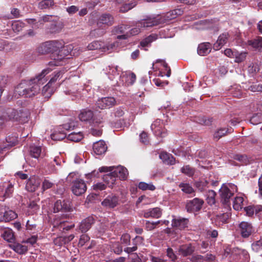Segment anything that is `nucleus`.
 Here are the masks:
<instances>
[{
  "label": "nucleus",
  "instance_id": "1",
  "mask_svg": "<svg viewBox=\"0 0 262 262\" xmlns=\"http://www.w3.org/2000/svg\"><path fill=\"white\" fill-rule=\"evenodd\" d=\"M50 71L49 69H44L35 78L30 80L28 86L25 83L17 85L15 89L13 97L15 98H18L20 96L31 97L38 94L40 90V85L47 81L46 75Z\"/></svg>",
  "mask_w": 262,
  "mask_h": 262
},
{
  "label": "nucleus",
  "instance_id": "2",
  "mask_svg": "<svg viewBox=\"0 0 262 262\" xmlns=\"http://www.w3.org/2000/svg\"><path fill=\"white\" fill-rule=\"evenodd\" d=\"M61 47L58 48L55 53L51 55L52 61L49 62L50 66H59L62 65V61L66 57L72 53L73 50L72 45H64V42L62 40Z\"/></svg>",
  "mask_w": 262,
  "mask_h": 262
},
{
  "label": "nucleus",
  "instance_id": "3",
  "mask_svg": "<svg viewBox=\"0 0 262 262\" xmlns=\"http://www.w3.org/2000/svg\"><path fill=\"white\" fill-rule=\"evenodd\" d=\"M61 41L52 40L45 42L37 48V52L40 54H46L49 53H55L57 49L61 47Z\"/></svg>",
  "mask_w": 262,
  "mask_h": 262
},
{
  "label": "nucleus",
  "instance_id": "4",
  "mask_svg": "<svg viewBox=\"0 0 262 262\" xmlns=\"http://www.w3.org/2000/svg\"><path fill=\"white\" fill-rule=\"evenodd\" d=\"M99 172H105L107 171H112L116 179L119 178L120 180H125L128 174L127 169L122 166H102L99 169Z\"/></svg>",
  "mask_w": 262,
  "mask_h": 262
},
{
  "label": "nucleus",
  "instance_id": "5",
  "mask_svg": "<svg viewBox=\"0 0 262 262\" xmlns=\"http://www.w3.org/2000/svg\"><path fill=\"white\" fill-rule=\"evenodd\" d=\"M166 22V18L162 16H157L154 17H148L142 19L137 24V26L141 27H151Z\"/></svg>",
  "mask_w": 262,
  "mask_h": 262
},
{
  "label": "nucleus",
  "instance_id": "6",
  "mask_svg": "<svg viewBox=\"0 0 262 262\" xmlns=\"http://www.w3.org/2000/svg\"><path fill=\"white\" fill-rule=\"evenodd\" d=\"M204 203V201L200 198H195L187 201L185 205V209L189 213H194L199 211Z\"/></svg>",
  "mask_w": 262,
  "mask_h": 262
},
{
  "label": "nucleus",
  "instance_id": "7",
  "mask_svg": "<svg viewBox=\"0 0 262 262\" xmlns=\"http://www.w3.org/2000/svg\"><path fill=\"white\" fill-rule=\"evenodd\" d=\"M86 189V184L83 180L76 178L73 182L72 191L75 195H81L85 192Z\"/></svg>",
  "mask_w": 262,
  "mask_h": 262
},
{
  "label": "nucleus",
  "instance_id": "8",
  "mask_svg": "<svg viewBox=\"0 0 262 262\" xmlns=\"http://www.w3.org/2000/svg\"><path fill=\"white\" fill-rule=\"evenodd\" d=\"M17 216V214L11 210H9L5 206H2L0 207V221L1 222H9Z\"/></svg>",
  "mask_w": 262,
  "mask_h": 262
},
{
  "label": "nucleus",
  "instance_id": "9",
  "mask_svg": "<svg viewBox=\"0 0 262 262\" xmlns=\"http://www.w3.org/2000/svg\"><path fill=\"white\" fill-rule=\"evenodd\" d=\"M116 101L114 97H107L102 98L98 100L96 102V105L101 109L110 108L115 105Z\"/></svg>",
  "mask_w": 262,
  "mask_h": 262
},
{
  "label": "nucleus",
  "instance_id": "10",
  "mask_svg": "<svg viewBox=\"0 0 262 262\" xmlns=\"http://www.w3.org/2000/svg\"><path fill=\"white\" fill-rule=\"evenodd\" d=\"M72 210L70 203L68 201L57 200L54 204L53 212L54 213L70 212Z\"/></svg>",
  "mask_w": 262,
  "mask_h": 262
},
{
  "label": "nucleus",
  "instance_id": "11",
  "mask_svg": "<svg viewBox=\"0 0 262 262\" xmlns=\"http://www.w3.org/2000/svg\"><path fill=\"white\" fill-rule=\"evenodd\" d=\"M151 129L157 136L164 137L166 134L165 129L163 128V123L160 119H157L151 125Z\"/></svg>",
  "mask_w": 262,
  "mask_h": 262
},
{
  "label": "nucleus",
  "instance_id": "12",
  "mask_svg": "<svg viewBox=\"0 0 262 262\" xmlns=\"http://www.w3.org/2000/svg\"><path fill=\"white\" fill-rule=\"evenodd\" d=\"M118 197L114 194L108 195L102 202L101 205L108 208H113L118 204Z\"/></svg>",
  "mask_w": 262,
  "mask_h": 262
},
{
  "label": "nucleus",
  "instance_id": "13",
  "mask_svg": "<svg viewBox=\"0 0 262 262\" xmlns=\"http://www.w3.org/2000/svg\"><path fill=\"white\" fill-rule=\"evenodd\" d=\"M239 228L241 235L244 238L249 237L253 231L252 225L248 222H242L239 225Z\"/></svg>",
  "mask_w": 262,
  "mask_h": 262
},
{
  "label": "nucleus",
  "instance_id": "14",
  "mask_svg": "<svg viewBox=\"0 0 262 262\" xmlns=\"http://www.w3.org/2000/svg\"><path fill=\"white\" fill-rule=\"evenodd\" d=\"M114 23V18L110 14H103L98 19L97 26L98 27L101 28L102 25L111 26Z\"/></svg>",
  "mask_w": 262,
  "mask_h": 262
},
{
  "label": "nucleus",
  "instance_id": "15",
  "mask_svg": "<svg viewBox=\"0 0 262 262\" xmlns=\"http://www.w3.org/2000/svg\"><path fill=\"white\" fill-rule=\"evenodd\" d=\"M189 220L187 218L178 217L173 219L172 221L171 226L173 228L183 230L188 227Z\"/></svg>",
  "mask_w": 262,
  "mask_h": 262
},
{
  "label": "nucleus",
  "instance_id": "16",
  "mask_svg": "<svg viewBox=\"0 0 262 262\" xmlns=\"http://www.w3.org/2000/svg\"><path fill=\"white\" fill-rule=\"evenodd\" d=\"M95 219L93 216H89L83 220L79 226V229L82 232H87L94 224Z\"/></svg>",
  "mask_w": 262,
  "mask_h": 262
},
{
  "label": "nucleus",
  "instance_id": "17",
  "mask_svg": "<svg viewBox=\"0 0 262 262\" xmlns=\"http://www.w3.org/2000/svg\"><path fill=\"white\" fill-rule=\"evenodd\" d=\"M93 149L96 155H102L106 152L107 146L103 141L100 140L94 143Z\"/></svg>",
  "mask_w": 262,
  "mask_h": 262
},
{
  "label": "nucleus",
  "instance_id": "18",
  "mask_svg": "<svg viewBox=\"0 0 262 262\" xmlns=\"http://www.w3.org/2000/svg\"><path fill=\"white\" fill-rule=\"evenodd\" d=\"M220 193L223 204H227L229 202L230 198L233 195V193L231 192L230 189L224 186L220 190Z\"/></svg>",
  "mask_w": 262,
  "mask_h": 262
},
{
  "label": "nucleus",
  "instance_id": "19",
  "mask_svg": "<svg viewBox=\"0 0 262 262\" xmlns=\"http://www.w3.org/2000/svg\"><path fill=\"white\" fill-rule=\"evenodd\" d=\"M40 180L35 177L29 179L26 185V189L30 192L35 191L40 186Z\"/></svg>",
  "mask_w": 262,
  "mask_h": 262
},
{
  "label": "nucleus",
  "instance_id": "20",
  "mask_svg": "<svg viewBox=\"0 0 262 262\" xmlns=\"http://www.w3.org/2000/svg\"><path fill=\"white\" fill-rule=\"evenodd\" d=\"M126 26L125 25L118 26L115 27L113 29V33L115 34H123L122 35H118L117 38L119 39H126L128 37V32H126Z\"/></svg>",
  "mask_w": 262,
  "mask_h": 262
},
{
  "label": "nucleus",
  "instance_id": "21",
  "mask_svg": "<svg viewBox=\"0 0 262 262\" xmlns=\"http://www.w3.org/2000/svg\"><path fill=\"white\" fill-rule=\"evenodd\" d=\"M244 211L246 212V215L248 216L251 217L254 214H261L262 212V206L261 205H250L247 207H245L244 208Z\"/></svg>",
  "mask_w": 262,
  "mask_h": 262
},
{
  "label": "nucleus",
  "instance_id": "22",
  "mask_svg": "<svg viewBox=\"0 0 262 262\" xmlns=\"http://www.w3.org/2000/svg\"><path fill=\"white\" fill-rule=\"evenodd\" d=\"M179 253L183 256H187L191 255L194 251V247L191 244H185L180 246Z\"/></svg>",
  "mask_w": 262,
  "mask_h": 262
},
{
  "label": "nucleus",
  "instance_id": "23",
  "mask_svg": "<svg viewBox=\"0 0 262 262\" xmlns=\"http://www.w3.org/2000/svg\"><path fill=\"white\" fill-rule=\"evenodd\" d=\"M52 24L49 27V32L51 33H57L60 32L63 27L62 24L58 21L59 18L57 16L54 17Z\"/></svg>",
  "mask_w": 262,
  "mask_h": 262
},
{
  "label": "nucleus",
  "instance_id": "24",
  "mask_svg": "<svg viewBox=\"0 0 262 262\" xmlns=\"http://www.w3.org/2000/svg\"><path fill=\"white\" fill-rule=\"evenodd\" d=\"M94 117L93 112L88 108L83 109L81 110L78 117L81 121H89L93 119Z\"/></svg>",
  "mask_w": 262,
  "mask_h": 262
},
{
  "label": "nucleus",
  "instance_id": "25",
  "mask_svg": "<svg viewBox=\"0 0 262 262\" xmlns=\"http://www.w3.org/2000/svg\"><path fill=\"white\" fill-rule=\"evenodd\" d=\"M161 215V209L160 208L156 207L145 211L143 214V216L145 218L151 217L158 219L159 218Z\"/></svg>",
  "mask_w": 262,
  "mask_h": 262
},
{
  "label": "nucleus",
  "instance_id": "26",
  "mask_svg": "<svg viewBox=\"0 0 262 262\" xmlns=\"http://www.w3.org/2000/svg\"><path fill=\"white\" fill-rule=\"evenodd\" d=\"M211 50V45L209 42L200 43L198 48V53L201 56L209 54Z\"/></svg>",
  "mask_w": 262,
  "mask_h": 262
},
{
  "label": "nucleus",
  "instance_id": "27",
  "mask_svg": "<svg viewBox=\"0 0 262 262\" xmlns=\"http://www.w3.org/2000/svg\"><path fill=\"white\" fill-rule=\"evenodd\" d=\"M18 117V112L13 108L7 109L5 114L3 115V118L6 121L17 120Z\"/></svg>",
  "mask_w": 262,
  "mask_h": 262
},
{
  "label": "nucleus",
  "instance_id": "28",
  "mask_svg": "<svg viewBox=\"0 0 262 262\" xmlns=\"http://www.w3.org/2000/svg\"><path fill=\"white\" fill-rule=\"evenodd\" d=\"M10 247L19 254H24L28 251V247L18 243H14L9 245Z\"/></svg>",
  "mask_w": 262,
  "mask_h": 262
},
{
  "label": "nucleus",
  "instance_id": "29",
  "mask_svg": "<svg viewBox=\"0 0 262 262\" xmlns=\"http://www.w3.org/2000/svg\"><path fill=\"white\" fill-rule=\"evenodd\" d=\"M102 179L109 187H113L117 181V179L114 173H112V171H110L109 173L103 175Z\"/></svg>",
  "mask_w": 262,
  "mask_h": 262
},
{
  "label": "nucleus",
  "instance_id": "30",
  "mask_svg": "<svg viewBox=\"0 0 262 262\" xmlns=\"http://www.w3.org/2000/svg\"><path fill=\"white\" fill-rule=\"evenodd\" d=\"M183 12V10L181 8H177L170 11L167 13L165 16H162V17H165L167 21L169 20L175 18L178 16L182 15Z\"/></svg>",
  "mask_w": 262,
  "mask_h": 262
},
{
  "label": "nucleus",
  "instance_id": "31",
  "mask_svg": "<svg viewBox=\"0 0 262 262\" xmlns=\"http://www.w3.org/2000/svg\"><path fill=\"white\" fill-rule=\"evenodd\" d=\"M232 158L234 160L239 161L242 165H247L252 161V159L246 155L235 154Z\"/></svg>",
  "mask_w": 262,
  "mask_h": 262
},
{
  "label": "nucleus",
  "instance_id": "32",
  "mask_svg": "<svg viewBox=\"0 0 262 262\" xmlns=\"http://www.w3.org/2000/svg\"><path fill=\"white\" fill-rule=\"evenodd\" d=\"M18 142L17 137L14 136H9L6 138V143L2 147V149H6L15 146Z\"/></svg>",
  "mask_w": 262,
  "mask_h": 262
},
{
  "label": "nucleus",
  "instance_id": "33",
  "mask_svg": "<svg viewBox=\"0 0 262 262\" xmlns=\"http://www.w3.org/2000/svg\"><path fill=\"white\" fill-rule=\"evenodd\" d=\"M248 44L253 48L260 50L262 49V37L257 36L253 39L249 40Z\"/></svg>",
  "mask_w": 262,
  "mask_h": 262
},
{
  "label": "nucleus",
  "instance_id": "34",
  "mask_svg": "<svg viewBox=\"0 0 262 262\" xmlns=\"http://www.w3.org/2000/svg\"><path fill=\"white\" fill-rule=\"evenodd\" d=\"M232 128L228 129L226 128H221L217 130L213 134V139L215 140H219L222 137L230 133L232 131Z\"/></svg>",
  "mask_w": 262,
  "mask_h": 262
},
{
  "label": "nucleus",
  "instance_id": "35",
  "mask_svg": "<svg viewBox=\"0 0 262 262\" xmlns=\"http://www.w3.org/2000/svg\"><path fill=\"white\" fill-rule=\"evenodd\" d=\"M55 4L53 0H43L38 3V7L40 9H53Z\"/></svg>",
  "mask_w": 262,
  "mask_h": 262
},
{
  "label": "nucleus",
  "instance_id": "36",
  "mask_svg": "<svg viewBox=\"0 0 262 262\" xmlns=\"http://www.w3.org/2000/svg\"><path fill=\"white\" fill-rule=\"evenodd\" d=\"M5 189H6V192H4L2 199L3 201L6 198L12 196L14 191L13 185L9 182H6Z\"/></svg>",
  "mask_w": 262,
  "mask_h": 262
},
{
  "label": "nucleus",
  "instance_id": "37",
  "mask_svg": "<svg viewBox=\"0 0 262 262\" xmlns=\"http://www.w3.org/2000/svg\"><path fill=\"white\" fill-rule=\"evenodd\" d=\"M179 186L181 190L185 193L192 194L193 195H195V190L189 184L181 183Z\"/></svg>",
  "mask_w": 262,
  "mask_h": 262
},
{
  "label": "nucleus",
  "instance_id": "38",
  "mask_svg": "<svg viewBox=\"0 0 262 262\" xmlns=\"http://www.w3.org/2000/svg\"><path fill=\"white\" fill-rule=\"evenodd\" d=\"M30 153L32 157L37 159L41 155V148L40 146H31Z\"/></svg>",
  "mask_w": 262,
  "mask_h": 262
},
{
  "label": "nucleus",
  "instance_id": "39",
  "mask_svg": "<svg viewBox=\"0 0 262 262\" xmlns=\"http://www.w3.org/2000/svg\"><path fill=\"white\" fill-rule=\"evenodd\" d=\"M244 199L241 196H237L233 201V207L236 210L242 209L243 206Z\"/></svg>",
  "mask_w": 262,
  "mask_h": 262
},
{
  "label": "nucleus",
  "instance_id": "40",
  "mask_svg": "<svg viewBox=\"0 0 262 262\" xmlns=\"http://www.w3.org/2000/svg\"><path fill=\"white\" fill-rule=\"evenodd\" d=\"M5 240L11 242L14 239V234L12 230L8 228L4 232L2 236Z\"/></svg>",
  "mask_w": 262,
  "mask_h": 262
},
{
  "label": "nucleus",
  "instance_id": "41",
  "mask_svg": "<svg viewBox=\"0 0 262 262\" xmlns=\"http://www.w3.org/2000/svg\"><path fill=\"white\" fill-rule=\"evenodd\" d=\"M105 33V28L98 27L90 32V35L92 37H99L102 36Z\"/></svg>",
  "mask_w": 262,
  "mask_h": 262
},
{
  "label": "nucleus",
  "instance_id": "42",
  "mask_svg": "<svg viewBox=\"0 0 262 262\" xmlns=\"http://www.w3.org/2000/svg\"><path fill=\"white\" fill-rule=\"evenodd\" d=\"M216 195L215 192L213 190H209L207 194V202L210 205H212L215 204V197Z\"/></svg>",
  "mask_w": 262,
  "mask_h": 262
},
{
  "label": "nucleus",
  "instance_id": "43",
  "mask_svg": "<svg viewBox=\"0 0 262 262\" xmlns=\"http://www.w3.org/2000/svg\"><path fill=\"white\" fill-rule=\"evenodd\" d=\"M157 39V37L155 35H150L143 39L140 42V45L142 47H145L148 46L150 43L153 41Z\"/></svg>",
  "mask_w": 262,
  "mask_h": 262
},
{
  "label": "nucleus",
  "instance_id": "44",
  "mask_svg": "<svg viewBox=\"0 0 262 262\" xmlns=\"http://www.w3.org/2000/svg\"><path fill=\"white\" fill-rule=\"evenodd\" d=\"M67 134L62 131L55 132L51 134V138L53 140L60 141L66 138Z\"/></svg>",
  "mask_w": 262,
  "mask_h": 262
},
{
  "label": "nucleus",
  "instance_id": "45",
  "mask_svg": "<svg viewBox=\"0 0 262 262\" xmlns=\"http://www.w3.org/2000/svg\"><path fill=\"white\" fill-rule=\"evenodd\" d=\"M138 187L140 189L142 190H154L156 187L152 183H146L145 182H140L138 185Z\"/></svg>",
  "mask_w": 262,
  "mask_h": 262
},
{
  "label": "nucleus",
  "instance_id": "46",
  "mask_svg": "<svg viewBox=\"0 0 262 262\" xmlns=\"http://www.w3.org/2000/svg\"><path fill=\"white\" fill-rule=\"evenodd\" d=\"M83 138V136L80 133H72L68 136L69 140L74 142H78Z\"/></svg>",
  "mask_w": 262,
  "mask_h": 262
},
{
  "label": "nucleus",
  "instance_id": "47",
  "mask_svg": "<svg viewBox=\"0 0 262 262\" xmlns=\"http://www.w3.org/2000/svg\"><path fill=\"white\" fill-rule=\"evenodd\" d=\"M262 121V115L260 114L254 115L250 119V122L253 125L259 124Z\"/></svg>",
  "mask_w": 262,
  "mask_h": 262
},
{
  "label": "nucleus",
  "instance_id": "48",
  "mask_svg": "<svg viewBox=\"0 0 262 262\" xmlns=\"http://www.w3.org/2000/svg\"><path fill=\"white\" fill-rule=\"evenodd\" d=\"M259 71V66L256 63H251L248 67V71L250 74H255Z\"/></svg>",
  "mask_w": 262,
  "mask_h": 262
},
{
  "label": "nucleus",
  "instance_id": "49",
  "mask_svg": "<svg viewBox=\"0 0 262 262\" xmlns=\"http://www.w3.org/2000/svg\"><path fill=\"white\" fill-rule=\"evenodd\" d=\"M25 24L21 21H15L12 24V28L15 32H19L22 30Z\"/></svg>",
  "mask_w": 262,
  "mask_h": 262
},
{
  "label": "nucleus",
  "instance_id": "50",
  "mask_svg": "<svg viewBox=\"0 0 262 262\" xmlns=\"http://www.w3.org/2000/svg\"><path fill=\"white\" fill-rule=\"evenodd\" d=\"M181 172L189 177L192 176L194 173V170L189 165H186L181 168Z\"/></svg>",
  "mask_w": 262,
  "mask_h": 262
},
{
  "label": "nucleus",
  "instance_id": "51",
  "mask_svg": "<svg viewBox=\"0 0 262 262\" xmlns=\"http://www.w3.org/2000/svg\"><path fill=\"white\" fill-rule=\"evenodd\" d=\"M102 45L101 42L99 41H94L91 43H90L87 48L89 50H94L100 49L101 48Z\"/></svg>",
  "mask_w": 262,
  "mask_h": 262
},
{
  "label": "nucleus",
  "instance_id": "52",
  "mask_svg": "<svg viewBox=\"0 0 262 262\" xmlns=\"http://www.w3.org/2000/svg\"><path fill=\"white\" fill-rule=\"evenodd\" d=\"M252 249L253 251L255 252H257L260 250L262 249V238H260L259 241H257L253 243H252Z\"/></svg>",
  "mask_w": 262,
  "mask_h": 262
},
{
  "label": "nucleus",
  "instance_id": "53",
  "mask_svg": "<svg viewBox=\"0 0 262 262\" xmlns=\"http://www.w3.org/2000/svg\"><path fill=\"white\" fill-rule=\"evenodd\" d=\"M248 90L253 92H262V85L257 83H252L249 86Z\"/></svg>",
  "mask_w": 262,
  "mask_h": 262
},
{
  "label": "nucleus",
  "instance_id": "54",
  "mask_svg": "<svg viewBox=\"0 0 262 262\" xmlns=\"http://www.w3.org/2000/svg\"><path fill=\"white\" fill-rule=\"evenodd\" d=\"M243 249H239L238 248H234L231 251V254L233 256H235V259H237L238 258H241V255Z\"/></svg>",
  "mask_w": 262,
  "mask_h": 262
},
{
  "label": "nucleus",
  "instance_id": "55",
  "mask_svg": "<svg viewBox=\"0 0 262 262\" xmlns=\"http://www.w3.org/2000/svg\"><path fill=\"white\" fill-rule=\"evenodd\" d=\"M142 237L140 236H136L133 239V244L136 245L135 246L132 247V252L135 251L137 249V245H140L142 243Z\"/></svg>",
  "mask_w": 262,
  "mask_h": 262
},
{
  "label": "nucleus",
  "instance_id": "56",
  "mask_svg": "<svg viewBox=\"0 0 262 262\" xmlns=\"http://www.w3.org/2000/svg\"><path fill=\"white\" fill-rule=\"evenodd\" d=\"M63 72L62 71H59L57 73L55 74L54 77H53L49 82H48L49 84L51 85L53 83H54L56 82L58 79H60L61 78H62L63 75Z\"/></svg>",
  "mask_w": 262,
  "mask_h": 262
},
{
  "label": "nucleus",
  "instance_id": "57",
  "mask_svg": "<svg viewBox=\"0 0 262 262\" xmlns=\"http://www.w3.org/2000/svg\"><path fill=\"white\" fill-rule=\"evenodd\" d=\"M28 207L32 210V212L33 213H36L39 209V206L34 201H30L28 205Z\"/></svg>",
  "mask_w": 262,
  "mask_h": 262
},
{
  "label": "nucleus",
  "instance_id": "58",
  "mask_svg": "<svg viewBox=\"0 0 262 262\" xmlns=\"http://www.w3.org/2000/svg\"><path fill=\"white\" fill-rule=\"evenodd\" d=\"M207 184L208 182L207 181H202L200 182H195L194 185L201 191H203Z\"/></svg>",
  "mask_w": 262,
  "mask_h": 262
},
{
  "label": "nucleus",
  "instance_id": "59",
  "mask_svg": "<svg viewBox=\"0 0 262 262\" xmlns=\"http://www.w3.org/2000/svg\"><path fill=\"white\" fill-rule=\"evenodd\" d=\"M235 62L239 63L243 61L246 57V53H241L234 55Z\"/></svg>",
  "mask_w": 262,
  "mask_h": 262
},
{
  "label": "nucleus",
  "instance_id": "60",
  "mask_svg": "<svg viewBox=\"0 0 262 262\" xmlns=\"http://www.w3.org/2000/svg\"><path fill=\"white\" fill-rule=\"evenodd\" d=\"M212 122V118H207L205 117H202L199 119V123L205 125H210Z\"/></svg>",
  "mask_w": 262,
  "mask_h": 262
},
{
  "label": "nucleus",
  "instance_id": "61",
  "mask_svg": "<svg viewBox=\"0 0 262 262\" xmlns=\"http://www.w3.org/2000/svg\"><path fill=\"white\" fill-rule=\"evenodd\" d=\"M140 142L144 144L147 145L149 143V140L146 133L143 132L140 135Z\"/></svg>",
  "mask_w": 262,
  "mask_h": 262
},
{
  "label": "nucleus",
  "instance_id": "62",
  "mask_svg": "<svg viewBox=\"0 0 262 262\" xmlns=\"http://www.w3.org/2000/svg\"><path fill=\"white\" fill-rule=\"evenodd\" d=\"M105 119L103 118V116L101 114L97 115L93 120V123L96 124H100L102 123Z\"/></svg>",
  "mask_w": 262,
  "mask_h": 262
},
{
  "label": "nucleus",
  "instance_id": "63",
  "mask_svg": "<svg viewBox=\"0 0 262 262\" xmlns=\"http://www.w3.org/2000/svg\"><path fill=\"white\" fill-rule=\"evenodd\" d=\"M54 184L48 180H45L42 182V189L43 191L51 188L53 186Z\"/></svg>",
  "mask_w": 262,
  "mask_h": 262
},
{
  "label": "nucleus",
  "instance_id": "64",
  "mask_svg": "<svg viewBox=\"0 0 262 262\" xmlns=\"http://www.w3.org/2000/svg\"><path fill=\"white\" fill-rule=\"evenodd\" d=\"M51 85L48 83L45 86H44L42 90V94L46 97H48V94H51L52 90L50 89Z\"/></svg>",
  "mask_w": 262,
  "mask_h": 262
}]
</instances>
